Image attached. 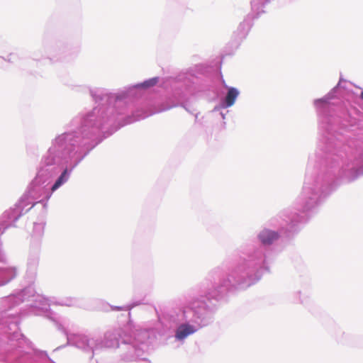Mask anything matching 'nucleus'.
<instances>
[{"mask_svg": "<svg viewBox=\"0 0 363 363\" xmlns=\"http://www.w3.org/2000/svg\"><path fill=\"white\" fill-rule=\"evenodd\" d=\"M259 238L264 245H271L279 238V235L274 231L265 229L259 233Z\"/></svg>", "mask_w": 363, "mask_h": 363, "instance_id": "obj_1", "label": "nucleus"}, {"mask_svg": "<svg viewBox=\"0 0 363 363\" xmlns=\"http://www.w3.org/2000/svg\"><path fill=\"white\" fill-rule=\"evenodd\" d=\"M196 330L190 325H180L176 333V337L179 340H183L188 335L194 333Z\"/></svg>", "mask_w": 363, "mask_h": 363, "instance_id": "obj_2", "label": "nucleus"}, {"mask_svg": "<svg viewBox=\"0 0 363 363\" xmlns=\"http://www.w3.org/2000/svg\"><path fill=\"white\" fill-rule=\"evenodd\" d=\"M238 94L239 91L235 88L230 87L228 89V91L227 93L225 100L227 107L232 106L234 104Z\"/></svg>", "mask_w": 363, "mask_h": 363, "instance_id": "obj_3", "label": "nucleus"}, {"mask_svg": "<svg viewBox=\"0 0 363 363\" xmlns=\"http://www.w3.org/2000/svg\"><path fill=\"white\" fill-rule=\"evenodd\" d=\"M67 169L64 170V172L62 173L60 177L57 179V180L55 182V183L53 184V186L52 187V191L57 190L64 182H65L67 181Z\"/></svg>", "mask_w": 363, "mask_h": 363, "instance_id": "obj_4", "label": "nucleus"}, {"mask_svg": "<svg viewBox=\"0 0 363 363\" xmlns=\"http://www.w3.org/2000/svg\"><path fill=\"white\" fill-rule=\"evenodd\" d=\"M360 98H361L362 99H363V91L361 92Z\"/></svg>", "mask_w": 363, "mask_h": 363, "instance_id": "obj_5", "label": "nucleus"}]
</instances>
